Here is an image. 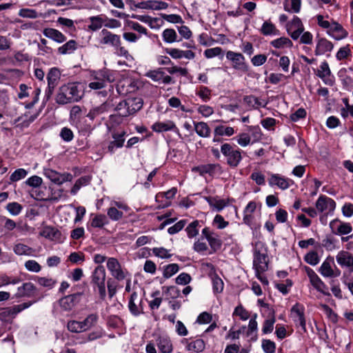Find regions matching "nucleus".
Returning <instances> with one entry per match:
<instances>
[{
    "label": "nucleus",
    "mask_w": 353,
    "mask_h": 353,
    "mask_svg": "<svg viewBox=\"0 0 353 353\" xmlns=\"http://www.w3.org/2000/svg\"><path fill=\"white\" fill-rule=\"evenodd\" d=\"M83 97L82 88L79 82H70L62 85L58 90L55 101L59 105L78 102Z\"/></svg>",
    "instance_id": "nucleus-1"
},
{
    "label": "nucleus",
    "mask_w": 353,
    "mask_h": 353,
    "mask_svg": "<svg viewBox=\"0 0 353 353\" xmlns=\"http://www.w3.org/2000/svg\"><path fill=\"white\" fill-rule=\"evenodd\" d=\"M268 247L262 241L255 243L253 251V268L255 272H266L268 270Z\"/></svg>",
    "instance_id": "nucleus-2"
},
{
    "label": "nucleus",
    "mask_w": 353,
    "mask_h": 353,
    "mask_svg": "<svg viewBox=\"0 0 353 353\" xmlns=\"http://www.w3.org/2000/svg\"><path fill=\"white\" fill-rule=\"evenodd\" d=\"M99 44L112 47L118 52L119 55L125 58H128L130 55L129 52L124 47L121 46L120 35L112 33L107 29H103L101 31Z\"/></svg>",
    "instance_id": "nucleus-3"
},
{
    "label": "nucleus",
    "mask_w": 353,
    "mask_h": 353,
    "mask_svg": "<svg viewBox=\"0 0 353 353\" xmlns=\"http://www.w3.org/2000/svg\"><path fill=\"white\" fill-rule=\"evenodd\" d=\"M221 152L224 157L226 163L231 168H236L239 166L243 159L242 150L234 144L228 143H222Z\"/></svg>",
    "instance_id": "nucleus-4"
},
{
    "label": "nucleus",
    "mask_w": 353,
    "mask_h": 353,
    "mask_svg": "<svg viewBox=\"0 0 353 353\" xmlns=\"http://www.w3.org/2000/svg\"><path fill=\"white\" fill-rule=\"evenodd\" d=\"M91 283L94 290L97 289L100 298L103 300L106 296L105 290V270L103 265H98L92 274Z\"/></svg>",
    "instance_id": "nucleus-5"
},
{
    "label": "nucleus",
    "mask_w": 353,
    "mask_h": 353,
    "mask_svg": "<svg viewBox=\"0 0 353 353\" xmlns=\"http://www.w3.org/2000/svg\"><path fill=\"white\" fill-rule=\"evenodd\" d=\"M226 59L231 62L232 67L236 70L247 72L249 70L245 57L240 52L229 50L225 54Z\"/></svg>",
    "instance_id": "nucleus-6"
},
{
    "label": "nucleus",
    "mask_w": 353,
    "mask_h": 353,
    "mask_svg": "<svg viewBox=\"0 0 353 353\" xmlns=\"http://www.w3.org/2000/svg\"><path fill=\"white\" fill-rule=\"evenodd\" d=\"M82 293L77 292L61 298L59 300V305L61 310L65 312L72 310L80 302Z\"/></svg>",
    "instance_id": "nucleus-7"
},
{
    "label": "nucleus",
    "mask_w": 353,
    "mask_h": 353,
    "mask_svg": "<svg viewBox=\"0 0 353 353\" xmlns=\"http://www.w3.org/2000/svg\"><path fill=\"white\" fill-rule=\"evenodd\" d=\"M193 172H198L201 176L208 174L210 176L221 175L223 172L222 166L219 163H208L200 165L192 168Z\"/></svg>",
    "instance_id": "nucleus-8"
},
{
    "label": "nucleus",
    "mask_w": 353,
    "mask_h": 353,
    "mask_svg": "<svg viewBox=\"0 0 353 353\" xmlns=\"http://www.w3.org/2000/svg\"><path fill=\"white\" fill-rule=\"evenodd\" d=\"M288 34L293 40H297L304 31L303 24L299 17L294 16L292 20L286 24Z\"/></svg>",
    "instance_id": "nucleus-9"
},
{
    "label": "nucleus",
    "mask_w": 353,
    "mask_h": 353,
    "mask_svg": "<svg viewBox=\"0 0 353 353\" xmlns=\"http://www.w3.org/2000/svg\"><path fill=\"white\" fill-rule=\"evenodd\" d=\"M330 228L333 234L339 236L348 234L352 231V226L350 223L343 222L339 219L331 221Z\"/></svg>",
    "instance_id": "nucleus-10"
},
{
    "label": "nucleus",
    "mask_w": 353,
    "mask_h": 353,
    "mask_svg": "<svg viewBox=\"0 0 353 353\" xmlns=\"http://www.w3.org/2000/svg\"><path fill=\"white\" fill-rule=\"evenodd\" d=\"M316 208L319 212L327 210L325 214H332L336 208V202L325 195H321L316 201Z\"/></svg>",
    "instance_id": "nucleus-11"
},
{
    "label": "nucleus",
    "mask_w": 353,
    "mask_h": 353,
    "mask_svg": "<svg viewBox=\"0 0 353 353\" xmlns=\"http://www.w3.org/2000/svg\"><path fill=\"white\" fill-rule=\"evenodd\" d=\"M163 70V68H161L156 70H151L148 71L145 76L155 82L162 83L165 85L174 83L173 79L170 76L166 75Z\"/></svg>",
    "instance_id": "nucleus-12"
},
{
    "label": "nucleus",
    "mask_w": 353,
    "mask_h": 353,
    "mask_svg": "<svg viewBox=\"0 0 353 353\" xmlns=\"http://www.w3.org/2000/svg\"><path fill=\"white\" fill-rule=\"evenodd\" d=\"M44 174L52 182L58 185H61L65 181H70L72 179V176L70 173L61 174L51 169L46 170Z\"/></svg>",
    "instance_id": "nucleus-13"
},
{
    "label": "nucleus",
    "mask_w": 353,
    "mask_h": 353,
    "mask_svg": "<svg viewBox=\"0 0 353 353\" xmlns=\"http://www.w3.org/2000/svg\"><path fill=\"white\" fill-rule=\"evenodd\" d=\"M107 268L112 276L116 279L121 281L125 279V274L121 269V264L117 259L113 257L109 258L107 262Z\"/></svg>",
    "instance_id": "nucleus-14"
},
{
    "label": "nucleus",
    "mask_w": 353,
    "mask_h": 353,
    "mask_svg": "<svg viewBox=\"0 0 353 353\" xmlns=\"http://www.w3.org/2000/svg\"><path fill=\"white\" fill-rule=\"evenodd\" d=\"M337 263L342 267L349 270L350 273L353 272V255L347 251H340L336 256Z\"/></svg>",
    "instance_id": "nucleus-15"
},
{
    "label": "nucleus",
    "mask_w": 353,
    "mask_h": 353,
    "mask_svg": "<svg viewBox=\"0 0 353 353\" xmlns=\"http://www.w3.org/2000/svg\"><path fill=\"white\" fill-rule=\"evenodd\" d=\"M128 308L131 314L134 316H139L143 312L142 299L139 297L136 292H134L130 296Z\"/></svg>",
    "instance_id": "nucleus-16"
},
{
    "label": "nucleus",
    "mask_w": 353,
    "mask_h": 353,
    "mask_svg": "<svg viewBox=\"0 0 353 353\" xmlns=\"http://www.w3.org/2000/svg\"><path fill=\"white\" fill-rule=\"evenodd\" d=\"M125 131H122L121 132H113L112 134V137L114 140L110 141L108 146V152L110 154H113L116 148H122L125 142Z\"/></svg>",
    "instance_id": "nucleus-17"
},
{
    "label": "nucleus",
    "mask_w": 353,
    "mask_h": 353,
    "mask_svg": "<svg viewBox=\"0 0 353 353\" xmlns=\"http://www.w3.org/2000/svg\"><path fill=\"white\" fill-rule=\"evenodd\" d=\"M32 302L28 301L26 303H23L19 305H14L12 307H8L3 308V312L0 313V315L4 318L6 317H12L14 318L15 316L23 311V310L28 308L30 305H32Z\"/></svg>",
    "instance_id": "nucleus-18"
},
{
    "label": "nucleus",
    "mask_w": 353,
    "mask_h": 353,
    "mask_svg": "<svg viewBox=\"0 0 353 353\" xmlns=\"http://www.w3.org/2000/svg\"><path fill=\"white\" fill-rule=\"evenodd\" d=\"M39 234L51 241H60L61 239V231L53 226H44L40 231Z\"/></svg>",
    "instance_id": "nucleus-19"
},
{
    "label": "nucleus",
    "mask_w": 353,
    "mask_h": 353,
    "mask_svg": "<svg viewBox=\"0 0 353 353\" xmlns=\"http://www.w3.org/2000/svg\"><path fill=\"white\" fill-rule=\"evenodd\" d=\"M327 33L336 40L343 39L348 35L343 26L334 21L332 22V28L327 30Z\"/></svg>",
    "instance_id": "nucleus-20"
},
{
    "label": "nucleus",
    "mask_w": 353,
    "mask_h": 353,
    "mask_svg": "<svg viewBox=\"0 0 353 353\" xmlns=\"http://www.w3.org/2000/svg\"><path fill=\"white\" fill-rule=\"evenodd\" d=\"M152 130L156 132H163L167 131H174L180 135L179 130L175 123L170 120L166 122H156L152 125Z\"/></svg>",
    "instance_id": "nucleus-21"
},
{
    "label": "nucleus",
    "mask_w": 353,
    "mask_h": 353,
    "mask_svg": "<svg viewBox=\"0 0 353 353\" xmlns=\"http://www.w3.org/2000/svg\"><path fill=\"white\" fill-rule=\"evenodd\" d=\"M156 345L159 353H172L173 351L172 341L167 336H159L156 339Z\"/></svg>",
    "instance_id": "nucleus-22"
},
{
    "label": "nucleus",
    "mask_w": 353,
    "mask_h": 353,
    "mask_svg": "<svg viewBox=\"0 0 353 353\" xmlns=\"http://www.w3.org/2000/svg\"><path fill=\"white\" fill-rule=\"evenodd\" d=\"M271 186L277 185L282 190L288 189L293 181L291 179L284 178L278 174H272L268 180Z\"/></svg>",
    "instance_id": "nucleus-23"
},
{
    "label": "nucleus",
    "mask_w": 353,
    "mask_h": 353,
    "mask_svg": "<svg viewBox=\"0 0 353 353\" xmlns=\"http://www.w3.org/2000/svg\"><path fill=\"white\" fill-rule=\"evenodd\" d=\"M334 48L333 43L325 38H319L317 39L315 55L319 56L324 54L325 52H331Z\"/></svg>",
    "instance_id": "nucleus-24"
},
{
    "label": "nucleus",
    "mask_w": 353,
    "mask_h": 353,
    "mask_svg": "<svg viewBox=\"0 0 353 353\" xmlns=\"http://www.w3.org/2000/svg\"><path fill=\"white\" fill-rule=\"evenodd\" d=\"M36 287L30 282L24 283L17 289V292L14 294L15 298L31 297L34 294Z\"/></svg>",
    "instance_id": "nucleus-25"
},
{
    "label": "nucleus",
    "mask_w": 353,
    "mask_h": 353,
    "mask_svg": "<svg viewBox=\"0 0 353 353\" xmlns=\"http://www.w3.org/2000/svg\"><path fill=\"white\" fill-rule=\"evenodd\" d=\"M43 34L45 37L59 43H63L66 40V37L63 34L54 28H45L43 30Z\"/></svg>",
    "instance_id": "nucleus-26"
},
{
    "label": "nucleus",
    "mask_w": 353,
    "mask_h": 353,
    "mask_svg": "<svg viewBox=\"0 0 353 353\" xmlns=\"http://www.w3.org/2000/svg\"><path fill=\"white\" fill-rule=\"evenodd\" d=\"M316 76L321 78L325 84L332 85L333 81L330 79H325L326 77L331 75V70L327 61H323L320 65V69L316 72Z\"/></svg>",
    "instance_id": "nucleus-27"
},
{
    "label": "nucleus",
    "mask_w": 353,
    "mask_h": 353,
    "mask_svg": "<svg viewBox=\"0 0 353 353\" xmlns=\"http://www.w3.org/2000/svg\"><path fill=\"white\" fill-rule=\"evenodd\" d=\"M193 124L195 132L200 137L208 138L210 137L211 130L207 123L194 121Z\"/></svg>",
    "instance_id": "nucleus-28"
},
{
    "label": "nucleus",
    "mask_w": 353,
    "mask_h": 353,
    "mask_svg": "<svg viewBox=\"0 0 353 353\" xmlns=\"http://www.w3.org/2000/svg\"><path fill=\"white\" fill-rule=\"evenodd\" d=\"M205 200L211 208L217 212L221 211L228 204L224 199H220L218 196H205Z\"/></svg>",
    "instance_id": "nucleus-29"
},
{
    "label": "nucleus",
    "mask_w": 353,
    "mask_h": 353,
    "mask_svg": "<svg viewBox=\"0 0 353 353\" xmlns=\"http://www.w3.org/2000/svg\"><path fill=\"white\" fill-rule=\"evenodd\" d=\"M260 32L264 36L280 34L279 30L276 28L275 25L270 21H265L263 23Z\"/></svg>",
    "instance_id": "nucleus-30"
},
{
    "label": "nucleus",
    "mask_w": 353,
    "mask_h": 353,
    "mask_svg": "<svg viewBox=\"0 0 353 353\" xmlns=\"http://www.w3.org/2000/svg\"><path fill=\"white\" fill-rule=\"evenodd\" d=\"M128 101V105L130 115L136 113L139 110H140L143 104V99L139 97L130 98L126 99Z\"/></svg>",
    "instance_id": "nucleus-31"
},
{
    "label": "nucleus",
    "mask_w": 353,
    "mask_h": 353,
    "mask_svg": "<svg viewBox=\"0 0 353 353\" xmlns=\"http://www.w3.org/2000/svg\"><path fill=\"white\" fill-rule=\"evenodd\" d=\"M301 0H285L283 8L286 12L299 13L301 10Z\"/></svg>",
    "instance_id": "nucleus-32"
},
{
    "label": "nucleus",
    "mask_w": 353,
    "mask_h": 353,
    "mask_svg": "<svg viewBox=\"0 0 353 353\" xmlns=\"http://www.w3.org/2000/svg\"><path fill=\"white\" fill-rule=\"evenodd\" d=\"M270 319H266L263 325L262 332L263 334L271 333L274 328V324L276 321L275 312L274 309H270L269 312Z\"/></svg>",
    "instance_id": "nucleus-33"
},
{
    "label": "nucleus",
    "mask_w": 353,
    "mask_h": 353,
    "mask_svg": "<svg viewBox=\"0 0 353 353\" xmlns=\"http://www.w3.org/2000/svg\"><path fill=\"white\" fill-rule=\"evenodd\" d=\"M90 23L88 25V29L92 31H97L104 26V16L97 15L90 17L89 19Z\"/></svg>",
    "instance_id": "nucleus-34"
},
{
    "label": "nucleus",
    "mask_w": 353,
    "mask_h": 353,
    "mask_svg": "<svg viewBox=\"0 0 353 353\" xmlns=\"http://www.w3.org/2000/svg\"><path fill=\"white\" fill-rule=\"evenodd\" d=\"M270 45L275 48H291L293 46L292 41L288 37H280L270 41Z\"/></svg>",
    "instance_id": "nucleus-35"
},
{
    "label": "nucleus",
    "mask_w": 353,
    "mask_h": 353,
    "mask_svg": "<svg viewBox=\"0 0 353 353\" xmlns=\"http://www.w3.org/2000/svg\"><path fill=\"white\" fill-rule=\"evenodd\" d=\"M94 78L96 80L103 81L105 84V82H113L114 81L113 74L107 69L96 72Z\"/></svg>",
    "instance_id": "nucleus-36"
},
{
    "label": "nucleus",
    "mask_w": 353,
    "mask_h": 353,
    "mask_svg": "<svg viewBox=\"0 0 353 353\" xmlns=\"http://www.w3.org/2000/svg\"><path fill=\"white\" fill-rule=\"evenodd\" d=\"M163 40L168 43H172L175 41H180L181 39H177L178 35L172 28H167L162 32Z\"/></svg>",
    "instance_id": "nucleus-37"
},
{
    "label": "nucleus",
    "mask_w": 353,
    "mask_h": 353,
    "mask_svg": "<svg viewBox=\"0 0 353 353\" xmlns=\"http://www.w3.org/2000/svg\"><path fill=\"white\" fill-rule=\"evenodd\" d=\"M77 48V43L75 40H70L58 48V52L60 54H66L72 53Z\"/></svg>",
    "instance_id": "nucleus-38"
},
{
    "label": "nucleus",
    "mask_w": 353,
    "mask_h": 353,
    "mask_svg": "<svg viewBox=\"0 0 353 353\" xmlns=\"http://www.w3.org/2000/svg\"><path fill=\"white\" fill-rule=\"evenodd\" d=\"M234 134V130L232 127L223 125H219L214 128V134L220 135L221 137H231Z\"/></svg>",
    "instance_id": "nucleus-39"
},
{
    "label": "nucleus",
    "mask_w": 353,
    "mask_h": 353,
    "mask_svg": "<svg viewBox=\"0 0 353 353\" xmlns=\"http://www.w3.org/2000/svg\"><path fill=\"white\" fill-rule=\"evenodd\" d=\"M333 261V258L330 259L327 258L323 263L321 264L319 272L320 273L326 277H331L334 274V271L331 267L330 263Z\"/></svg>",
    "instance_id": "nucleus-40"
},
{
    "label": "nucleus",
    "mask_w": 353,
    "mask_h": 353,
    "mask_svg": "<svg viewBox=\"0 0 353 353\" xmlns=\"http://www.w3.org/2000/svg\"><path fill=\"white\" fill-rule=\"evenodd\" d=\"M108 223V220L105 215L102 214H96L91 220L90 225L92 228H102Z\"/></svg>",
    "instance_id": "nucleus-41"
},
{
    "label": "nucleus",
    "mask_w": 353,
    "mask_h": 353,
    "mask_svg": "<svg viewBox=\"0 0 353 353\" xmlns=\"http://www.w3.org/2000/svg\"><path fill=\"white\" fill-rule=\"evenodd\" d=\"M13 250L17 255H28L31 256L33 254L34 249L23 243H17L14 245Z\"/></svg>",
    "instance_id": "nucleus-42"
},
{
    "label": "nucleus",
    "mask_w": 353,
    "mask_h": 353,
    "mask_svg": "<svg viewBox=\"0 0 353 353\" xmlns=\"http://www.w3.org/2000/svg\"><path fill=\"white\" fill-rule=\"evenodd\" d=\"M205 347V342L203 339H199L192 342H190L187 345V350L189 351H194V352H202Z\"/></svg>",
    "instance_id": "nucleus-43"
},
{
    "label": "nucleus",
    "mask_w": 353,
    "mask_h": 353,
    "mask_svg": "<svg viewBox=\"0 0 353 353\" xmlns=\"http://www.w3.org/2000/svg\"><path fill=\"white\" fill-rule=\"evenodd\" d=\"M311 283L317 291L320 292L323 294L329 296H331L328 290V287L319 276L316 278Z\"/></svg>",
    "instance_id": "nucleus-44"
},
{
    "label": "nucleus",
    "mask_w": 353,
    "mask_h": 353,
    "mask_svg": "<svg viewBox=\"0 0 353 353\" xmlns=\"http://www.w3.org/2000/svg\"><path fill=\"white\" fill-rule=\"evenodd\" d=\"M99 319L97 314H89L83 321H81L84 331H86L94 326Z\"/></svg>",
    "instance_id": "nucleus-45"
},
{
    "label": "nucleus",
    "mask_w": 353,
    "mask_h": 353,
    "mask_svg": "<svg viewBox=\"0 0 353 353\" xmlns=\"http://www.w3.org/2000/svg\"><path fill=\"white\" fill-rule=\"evenodd\" d=\"M61 78V72L57 68H52L47 74L48 82L58 85Z\"/></svg>",
    "instance_id": "nucleus-46"
},
{
    "label": "nucleus",
    "mask_w": 353,
    "mask_h": 353,
    "mask_svg": "<svg viewBox=\"0 0 353 353\" xmlns=\"http://www.w3.org/2000/svg\"><path fill=\"white\" fill-rule=\"evenodd\" d=\"M208 241L213 252H216L221 248L222 241L217 234L214 233Z\"/></svg>",
    "instance_id": "nucleus-47"
},
{
    "label": "nucleus",
    "mask_w": 353,
    "mask_h": 353,
    "mask_svg": "<svg viewBox=\"0 0 353 353\" xmlns=\"http://www.w3.org/2000/svg\"><path fill=\"white\" fill-rule=\"evenodd\" d=\"M179 270L177 263H171L163 267V276L165 279H169L175 274Z\"/></svg>",
    "instance_id": "nucleus-48"
},
{
    "label": "nucleus",
    "mask_w": 353,
    "mask_h": 353,
    "mask_svg": "<svg viewBox=\"0 0 353 353\" xmlns=\"http://www.w3.org/2000/svg\"><path fill=\"white\" fill-rule=\"evenodd\" d=\"M212 288L214 293H221L223 290L224 283L222 279L214 273L212 276Z\"/></svg>",
    "instance_id": "nucleus-49"
},
{
    "label": "nucleus",
    "mask_w": 353,
    "mask_h": 353,
    "mask_svg": "<svg viewBox=\"0 0 353 353\" xmlns=\"http://www.w3.org/2000/svg\"><path fill=\"white\" fill-rule=\"evenodd\" d=\"M199 221L195 220L191 222L185 228L188 236L190 239L195 237L199 234Z\"/></svg>",
    "instance_id": "nucleus-50"
},
{
    "label": "nucleus",
    "mask_w": 353,
    "mask_h": 353,
    "mask_svg": "<svg viewBox=\"0 0 353 353\" xmlns=\"http://www.w3.org/2000/svg\"><path fill=\"white\" fill-rule=\"evenodd\" d=\"M321 308L323 310L327 317L333 323H336L338 322L339 316L333 310L326 304H321Z\"/></svg>",
    "instance_id": "nucleus-51"
},
{
    "label": "nucleus",
    "mask_w": 353,
    "mask_h": 353,
    "mask_svg": "<svg viewBox=\"0 0 353 353\" xmlns=\"http://www.w3.org/2000/svg\"><path fill=\"white\" fill-rule=\"evenodd\" d=\"M128 107V101L123 100L117 104L115 110L120 117H126L130 115V111L128 108H127Z\"/></svg>",
    "instance_id": "nucleus-52"
},
{
    "label": "nucleus",
    "mask_w": 353,
    "mask_h": 353,
    "mask_svg": "<svg viewBox=\"0 0 353 353\" xmlns=\"http://www.w3.org/2000/svg\"><path fill=\"white\" fill-rule=\"evenodd\" d=\"M67 328L68 331L73 332V333H80L85 332L81 321H75V320H70L67 323Z\"/></svg>",
    "instance_id": "nucleus-53"
},
{
    "label": "nucleus",
    "mask_w": 353,
    "mask_h": 353,
    "mask_svg": "<svg viewBox=\"0 0 353 353\" xmlns=\"http://www.w3.org/2000/svg\"><path fill=\"white\" fill-rule=\"evenodd\" d=\"M106 110V106L105 104H102L99 106L92 108L87 114V117L92 121L96 117L103 114Z\"/></svg>",
    "instance_id": "nucleus-54"
},
{
    "label": "nucleus",
    "mask_w": 353,
    "mask_h": 353,
    "mask_svg": "<svg viewBox=\"0 0 353 353\" xmlns=\"http://www.w3.org/2000/svg\"><path fill=\"white\" fill-rule=\"evenodd\" d=\"M304 260L311 265H316L319 263L320 259L316 251H311L305 255Z\"/></svg>",
    "instance_id": "nucleus-55"
},
{
    "label": "nucleus",
    "mask_w": 353,
    "mask_h": 353,
    "mask_svg": "<svg viewBox=\"0 0 353 353\" xmlns=\"http://www.w3.org/2000/svg\"><path fill=\"white\" fill-rule=\"evenodd\" d=\"M204 55L207 59H211L214 57H219L221 55L223 57V50L220 47H215L212 48H208L204 51Z\"/></svg>",
    "instance_id": "nucleus-56"
},
{
    "label": "nucleus",
    "mask_w": 353,
    "mask_h": 353,
    "mask_svg": "<svg viewBox=\"0 0 353 353\" xmlns=\"http://www.w3.org/2000/svg\"><path fill=\"white\" fill-rule=\"evenodd\" d=\"M6 210L14 216L19 214L23 209V206L17 202H11L7 204Z\"/></svg>",
    "instance_id": "nucleus-57"
},
{
    "label": "nucleus",
    "mask_w": 353,
    "mask_h": 353,
    "mask_svg": "<svg viewBox=\"0 0 353 353\" xmlns=\"http://www.w3.org/2000/svg\"><path fill=\"white\" fill-rule=\"evenodd\" d=\"M28 174V172L23 168L17 169L10 176L11 182H16L24 179Z\"/></svg>",
    "instance_id": "nucleus-58"
},
{
    "label": "nucleus",
    "mask_w": 353,
    "mask_h": 353,
    "mask_svg": "<svg viewBox=\"0 0 353 353\" xmlns=\"http://www.w3.org/2000/svg\"><path fill=\"white\" fill-rule=\"evenodd\" d=\"M256 208V203L255 201H250L247 206L245 207L243 213H244V217L243 221L244 222H246V219H252V214L254 212Z\"/></svg>",
    "instance_id": "nucleus-59"
},
{
    "label": "nucleus",
    "mask_w": 353,
    "mask_h": 353,
    "mask_svg": "<svg viewBox=\"0 0 353 353\" xmlns=\"http://www.w3.org/2000/svg\"><path fill=\"white\" fill-rule=\"evenodd\" d=\"M171 65V67H167L163 69L165 70L170 74H174L175 73L179 72L183 77H186L188 75V71L186 68L178 67L176 65H174V64Z\"/></svg>",
    "instance_id": "nucleus-60"
},
{
    "label": "nucleus",
    "mask_w": 353,
    "mask_h": 353,
    "mask_svg": "<svg viewBox=\"0 0 353 353\" xmlns=\"http://www.w3.org/2000/svg\"><path fill=\"white\" fill-rule=\"evenodd\" d=\"M107 214L110 219L116 221L122 218L123 213L114 207H110L108 209Z\"/></svg>",
    "instance_id": "nucleus-61"
},
{
    "label": "nucleus",
    "mask_w": 353,
    "mask_h": 353,
    "mask_svg": "<svg viewBox=\"0 0 353 353\" xmlns=\"http://www.w3.org/2000/svg\"><path fill=\"white\" fill-rule=\"evenodd\" d=\"M161 18H163L164 20L172 23H183V21L181 17L179 14H161Z\"/></svg>",
    "instance_id": "nucleus-62"
},
{
    "label": "nucleus",
    "mask_w": 353,
    "mask_h": 353,
    "mask_svg": "<svg viewBox=\"0 0 353 353\" xmlns=\"http://www.w3.org/2000/svg\"><path fill=\"white\" fill-rule=\"evenodd\" d=\"M186 223H187L186 220H185V219L180 220L179 221L176 223L174 225L170 227L168 229V232L171 235L176 234L179 232H180L185 227Z\"/></svg>",
    "instance_id": "nucleus-63"
},
{
    "label": "nucleus",
    "mask_w": 353,
    "mask_h": 353,
    "mask_svg": "<svg viewBox=\"0 0 353 353\" xmlns=\"http://www.w3.org/2000/svg\"><path fill=\"white\" fill-rule=\"evenodd\" d=\"M262 348L265 353H274L276 350L275 343L270 339L262 341Z\"/></svg>",
    "instance_id": "nucleus-64"
}]
</instances>
